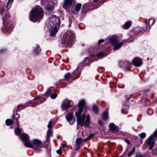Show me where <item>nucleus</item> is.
Returning a JSON list of instances; mask_svg holds the SVG:
<instances>
[{
    "label": "nucleus",
    "mask_w": 157,
    "mask_h": 157,
    "mask_svg": "<svg viewBox=\"0 0 157 157\" xmlns=\"http://www.w3.org/2000/svg\"><path fill=\"white\" fill-rule=\"evenodd\" d=\"M85 104V101L84 100H82L79 102L78 105V111H76L75 114L77 117L78 124H80L81 126H88L90 123L89 114L87 115L86 121H84L86 117L85 114H83L82 116L80 115Z\"/></svg>",
    "instance_id": "nucleus-1"
},
{
    "label": "nucleus",
    "mask_w": 157,
    "mask_h": 157,
    "mask_svg": "<svg viewBox=\"0 0 157 157\" xmlns=\"http://www.w3.org/2000/svg\"><path fill=\"white\" fill-rule=\"evenodd\" d=\"M43 14L44 11L41 8H33L30 13L29 19L33 22H39L43 18Z\"/></svg>",
    "instance_id": "nucleus-2"
},
{
    "label": "nucleus",
    "mask_w": 157,
    "mask_h": 157,
    "mask_svg": "<svg viewBox=\"0 0 157 157\" xmlns=\"http://www.w3.org/2000/svg\"><path fill=\"white\" fill-rule=\"evenodd\" d=\"M74 34L73 32H67L63 35L62 42L65 45L70 47L74 43Z\"/></svg>",
    "instance_id": "nucleus-3"
},
{
    "label": "nucleus",
    "mask_w": 157,
    "mask_h": 157,
    "mask_svg": "<svg viewBox=\"0 0 157 157\" xmlns=\"http://www.w3.org/2000/svg\"><path fill=\"white\" fill-rule=\"evenodd\" d=\"M117 38V36L115 35L109 37V42L113 45H115L114 48V51L119 48L126 41L123 40L122 42L118 43L119 41Z\"/></svg>",
    "instance_id": "nucleus-4"
},
{
    "label": "nucleus",
    "mask_w": 157,
    "mask_h": 157,
    "mask_svg": "<svg viewBox=\"0 0 157 157\" xmlns=\"http://www.w3.org/2000/svg\"><path fill=\"white\" fill-rule=\"evenodd\" d=\"M41 4L45 6L47 10H50L57 4V0H41Z\"/></svg>",
    "instance_id": "nucleus-5"
},
{
    "label": "nucleus",
    "mask_w": 157,
    "mask_h": 157,
    "mask_svg": "<svg viewBox=\"0 0 157 157\" xmlns=\"http://www.w3.org/2000/svg\"><path fill=\"white\" fill-rule=\"evenodd\" d=\"M20 138L23 140L24 145L26 147L32 148L33 145L30 142L29 136L27 134H21L20 136Z\"/></svg>",
    "instance_id": "nucleus-6"
},
{
    "label": "nucleus",
    "mask_w": 157,
    "mask_h": 157,
    "mask_svg": "<svg viewBox=\"0 0 157 157\" xmlns=\"http://www.w3.org/2000/svg\"><path fill=\"white\" fill-rule=\"evenodd\" d=\"M49 21L55 26L59 28L60 25V21L58 17L55 15H52L49 19Z\"/></svg>",
    "instance_id": "nucleus-7"
},
{
    "label": "nucleus",
    "mask_w": 157,
    "mask_h": 157,
    "mask_svg": "<svg viewBox=\"0 0 157 157\" xmlns=\"http://www.w3.org/2000/svg\"><path fill=\"white\" fill-rule=\"evenodd\" d=\"M73 114L72 113H69L66 115V118L67 121L70 123L71 124H73L75 122V120L73 119Z\"/></svg>",
    "instance_id": "nucleus-8"
},
{
    "label": "nucleus",
    "mask_w": 157,
    "mask_h": 157,
    "mask_svg": "<svg viewBox=\"0 0 157 157\" xmlns=\"http://www.w3.org/2000/svg\"><path fill=\"white\" fill-rule=\"evenodd\" d=\"M70 102L67 99H65L61 105V108L63 110H65L70 106Z\"/></svg>",
    "instance_id": "nucleus-9"
},
{
    "label": "nucleus",
    "mask_w": 157,
    "mask_h": 157,
    "mask_svg": "<svg viewBox=\"0 0 157 157\" xmlns=\"http://www.w3.org/2000/svg\"><path fill=\"white\" fill-rule=\"evenodd\" d=\"M133 63L135 66L138 67L140 66L143 63L141 59L138 58L134 59L133 60Z\"/></svg>",
    "instance_id": "nucleus-10"
},
{
    "label": "nucleus",
    "mask_w": 157,
    "mask_h": 157,
    "mask_svg": "<svg viewBox=\"0 0 157 157\" xmlns=\"http://www.w3.org/2000/svg\"><path fill=\"white\" fill-rule=\"evenodd\" d=\"M72 3V0H65L63 7L64 9H67L71 6Z\"/></svg>",
    "instance_id": "nucleus-11"
},
{
    "label": "nucleus",
    "mask_w": 157,
    "mask_h": 157,
    "mask_svg": "<svg viewBox=\"0 0 157 157\" xmlns=\"http://www.w3.org/2000/svg\"><path fill=\"white\" fill-rule=\"evenodd\" d=\"M20 117L19 115H18V118L17 119V121H16V123L17 124V128L15 130V133L17 135H19L21 132V129L19 128L20 127V125L19 122L18 121V118Z\"/></svg>",
    "instance_id": "nucleus-12"
},
{
    "label": "nucleus",
    "mask_w": 157,
    "mask_h": 157,
    "mask_svg": "<svg viewBox=\"0 0 157 157\" xmlns=\"http://www.w3.org/2000/svg\"><path fill=\"white\" fill-rule=\"evenodd\" d=\"M84 142H85V141H83V140H82L81 138H77L76 140V145L75 146L76 150H78L80 147V144Z\"/></svg>",
    "instance_id": "nucleus-13"
},
{
    "label": "nucleus",
    "mask_w": 157,
    "mask_h": 157,
    "mask_svg": "<svg viewBox=\"0 0 157 157\" xmlns=\"http://www.w3.org/2000/svg\"><path fill=\"white\" fill-rule=\"evenodd\" d=\"M109 128L111 131L113 132H117L118 131L119 127L115 125L113 123H111L109 125Z\"/></svg>",
    "instance_id": "nucleus-14"
},
{
    "label": "nucleus",
    "mask_w": 157,
    "mask_h": 157,
    "mask_svg": "<svg viewBox=\"0 0 157 157\" xmlns=\"http://www.w3.org/2000/svg\"><path fill=\"white\" fill-rule=\"evenodd\" d=\"M59 28L56 26L54 27L51 31L50 35L52 36H55Z\"/></svg>",
    "instance_id": "nucleus-15"
},
{
    "label": "nucleus",
    "mask_w": 157,
    "mask_h": 157,
    "mask_svg": "<svg viewBox=\"0 0 157 157\" xmlns=\"http://www.w3.org/2000/svg\"><path fill=\"white\" fill-rule=\"evenodd\" d=\"M33 142L34 145L37 146H39L42 144L41 141L38 139L33 140Z\"/></svg>",
    "instance_id": "nucleus-16"
},
{
    "label": "nucleus",
    "mask_w": 157,
    "mask_h": 157,
    "mask_svg": "<svg viewBox=\"0 0 157 157\" xmlns=\"http://www.w3.org/2000/svg\"><path fill=\"white\" fill-rule=\"evenodd\" d=\"M79 67L78 66V67L74 71L73 73V75L77 77V78H78L79 77V75L80 73V71H78L79 69Z\"/></svg>",
    "instance_id": "nucleus-17"
},
{
    "label": "nucleus",
    "mask_w": 157,
    "mask_h": 157,
    "mask_svg": "<svg viewBox=\"0 0 157 157\" xmlns=\"http://www.w3.org/2000/svg\"><path fill=\"white\" fill-rule=\"evenodd\" d=\"M131 25L132 23L131 21H128L124 25V28L125 29H128L131 26Z\"/></svg>",
    "instance_id": "nucleus-18"
},
{
    "label": "nucleus",
    "mask_w": 157,
    "mask_h": 157,
    "mask_svg": "<svg viewBox=\"0 0 157 157\" xmlns=\"http://www.w3.org/2000/svg\"><path fill=\"white\" fill-rule=\"evenodd\" d=\"M93 111L94 113L98 114L99 111V107L97 105H95L93 107Z\"/></svg>",
    "instance_id": "nucleus-19"
},
{
    "label": "nucleus",
    "mask_w": 157,
    "mask_h": 157,
    "mask_svg": "<svg viewBox=\"0 0 157 157\" xmlns=\"http://www.w3.org/2000/svg\"><path fill=\"white\" fill-rule=\"evenodd\" d=\"M40 47L39 45H37L35 48L33 52L35 54H37L40 52Z\"/></svg>",
    "instance_id": "nucleus-20"
},
{
    "label": "nucleus",
    "mask_w": 157,
    "mask_h": 157,
    "mask_svg": "<svg viewBox=\"0 0 157 157\" xmlns=\"http://www.w3.org/2000/svg\"><path fill=\"white\" fill-rule=\"evenodd\" d=\"M155 21L153 19L151 18L149 20V21H148V23L149 25V29L150 28V26H152L155 23Z\"/></svg>",
    "instance_id": "nucleus-21"
},
{
    "label": "nucleus",
    "mask_w": 157,
    "mask_h": 157,
    "mask_svg": "<svg viewBox=\"0 0 157 157\" xmlns=\"http://www.w3.org/2000/svg\"><path fill=\"white\" fill-rule=\"evenodd\" d=\"M6 123L8 126H10L14 123L13 120H12L10 119H7L6 121Z\"/></svg>",
    "instance_id": "nucleus-22"
},
{
    "label": "nucleus",
    "mask_w": 157,
    "mask_h": 157,
    "mask_svg": "<svg viewBox=\"0 0 157 157\" xmlns=\"http://www.w3.org/2000/svg\"><path fill=\"white\" fill-rule=\"evenodd\" d=\"M102 117L103 120L105 121L107 120L108 118V114L106 112H104L102 115Z\"/></svg>",
    "instance_id": "nucleus-23"
},
{
    "label": "nucleus",
    "mask_w": 157,
    "mask_h": 157,
    "mask_svg": "<svg viewBox=\"0 0 157 157\" xmlns=\"http://www.w3.org/2000/svg\"><path fill=\"white\" fill-rule=\"evenodd\" d=\"M82 6V4L80 3H78L75 6V10L77 11H79Z\"/></svg>",
    "instance_id": "nucleus-24"
},
{
    "label": "nucleus",
    "mask_w": 157,
    "mask_h": 157,
    "mask_svg": "<svg viewBox=\"0 0 157 157\" xmlns=\"http://www.w3.org/2000/svg\"><path fill=\"white\" fill-rule=\"evenodd\" d=\"M71 75L70 73H68L65 74L64 75V79L65 80H67L71 76Z\"/></svg>",
    "instance_id": "nucleus-25"
},
{
    "label": "nucleus",
    "mask_w": 157,
    "mask_h": 157,
    "mask_svg": "<svg viewBox=\"0 0 157 157\" xmlns=\"http://www.w3.org/2000/svg\"><path fill=\"white\" fill-rule=\"evenodd\" d=\"M52 132L50 130H48L47 131V136L46 137L47 140H48L49 139L50 136L52 135Z\"/></svg>",
    "instance_id": "nucleus-26"
},
{
    "label": "nucleus",
    "mask_w": 157,
    "mask_h": 157,
    "mask_svg": "<svg viewBox=\"0 0 157 157\" xmlns=\"http://www.w3.org/2000/svg\"><path fill=\"white\" fill-rule=\"evenodd\" d=\"M135 151V148H133L132 150H131L128 154V157H130L131 155L134 154Z\"/></svg>",
    "instance_id": "nucleus-27"
},
{
    "label": "nucleus",
    "mask_w": 157,
    "mask_h": 157,
    "mask_svg": "<svg viewBox=\"0 0 157 157\" xmlns=\"http://www.w3.org/2000/svg\"><path fill=\"white\" fill-rule=\"evenodd\" d=\"M52 93V90L51 88H49L48 90L47 91L45 94V95L47 96H48L50 95Z\"/></svg>",
    "instance_id": "nucleus-28"
},
{
    "label": "nucleus",
    "mask_w": 157,
    "mask_h": 157,
    "mask_svg": "<svg viewBox=\"0 0 157 157\" xmlns=\"http://www.w3.org/2000/svg\"><path fill=\"white\" fill-rule=\"evenodd\" d=\"M93 136L94 135L93 134H90L89 135V136L87 138L84 140H83V141H87L90 140L92 138Z\"/></svg>",
    "instance_id": "nucleus-29"
},
{
    "label": "nucleus",
    "mask_w": 157,
    "mask_h": 157,
    "mask_svg": "<svg viewBox=\"0 0 157 157\" xmlns=\"http://www.w3.org/2000/svg\"><path fill=\"white\" fill-rule=\"evenodd\" d=\"M128 106L125 109L124 108L122 110V112L123 113L127 114L128 113Z\"/></svg>",
    "instance_id": "nucleus-30"
},
{
    "label": "nucleus",
    "mask_w": 157,
    "mask_h": 157,
    "mask_svg": "<svg viewBox=\"0 0 157 157\" xmlns=\"http://www.w3.org/2000/svg\"><path fill=\"white\" fill-rule=\"evenodd\" d=\"M152 153L154 155H157V147L154 148L152 150Z\"/></svg>",
    "instance_id": "nucleus-31"
},
{
    "label": "nucleus",
    "mask_w": 157,
    "mask_h": 157,
    "mask_svg": "<svg viewBox=\"0 0 157 157\" xmlns=\"http://www.w3.org/2000/svg\"><path fill=\"white\" fill-rule=\"evenodd\" d=\"M139 136L141 138L144 139L145 137L146 136V134L144 132H143L140 133Z\"/></svg>",
    "instance_id": "nucleus-32"
},
{
    "label": "nucleus",
    "mask_w": 157,
    "mask_h": 157,
    "mask_svg": "<svg viewBox=\"0 0 157 157\" xmlns=\"http://www.w3.org/2000/svg\"><path fill=\"white\" fill-rule=\"evenodd\" d=\"M5 10V9L3 7H0V14H2Z\"/></svg>",
    "instance_id": "nucleus-33"
},
{
    "label": "nucleus",
    "mask_w": 157,
    "mask_h": 157,
    "mask_svg": "<svg viewBox=\"0 0 157 157\" xmlns=\"http://www.w3.org/2000/svg\"><path fill=\"white\" fill-rule=\"evenodd\" d=\"M57 96V94H53L51 95V98L52 99H55Z\"/></svg>",
    "instance_id": "nucleus-34"
},
{
    "label": "nucleus",
    "mask_w": 157,
    "mask_h": 157,
    "mask_svg": "<svg viewBox=\"0 0 157 157\" xmlns=\"http://www.w3.org/2000/svg\"><path fill=\"white\" fill-rule=\"evenodd\" d=\"M52 121L51 120L49 122V124H48V127L49 128H51L52 124Z\"/></svg>",
    "instance_id": "nucleus-35"
},
{
    "label": "nucleus",
    "mask_w": 157,
    "mask_h": 157,
    "mask_svg": "<svg viewBox=\"0 0 157 157\" xmlns=\"http://www.w3.org/2000/svg\"><path fill=\"white\" fill-rule=\"evenodd\" d=\"M97 55L99 57H102L104 55V53L103 52H100L98 53Z\"/></svg>",
    "instance_id": "nucleus-36"
},
{
    "label": "nucleus",
    "mask_w": 157,
    "mask_h": 157,
    "mask_svg": "<svg viewBox=\"0 0 157 157\" xmlns=\"http://www.w3.org/2000/svg\"><path fill=\"white\" fill-rule=\"evenodd\" d=\"M105 41L103 39L100 40L98 41V44L100 45L101 43L104 42Z\"/></svg>",
    "instance_id": "nucleus-37"
},
{
    "label": "nucleus",
    "mask_w": 157,
    "mask_h": 157,
    "mask_svg": "<svg viewBox=\"0 0 157 157\" xmlns=\"http://www.w3.org/2000/svg\"><path fill=\"white\" fill-rule=\"evenodd\" d=\"M56 152L59 155H61L62 154V152L60 149L57 150L56 151Z\"/></svg>",
    "instance_id": "nucleus-38"
},
{
    "label": "nucleus",
    "mask_w": 157,
    "mask_h": 157,
    "mask_svg": "<svg viewBox=\"0 0 157 157\" xmlns=\"http://www.w3.org/2000/svg\"><path fill=\"white\" fill-rule=\"evenodd\" d=\"M124 141L128 144H130V142L128 139H126L124 140Z\"/></svg>",
    "instance_id": "nucleus-39"
},
{
    "label": "nucleus",
    "mask_w": 157,
    "mask_h": 157,
    "mask_svg": "<svg viewBox=\"0 0 157 157\" xmlns=\"http://www.w3.org/2000/svg\"><path fill=\"white\" fill-rule=\"evenodd\" d=\"M66 146V145L65 144H62L61 145V147H60V149H62L64 147Z\"/></svg>",
    "instance_id": "nucleus-40"
},
{
    "label": "nucleus",
    "mask_w": 157,
    "mask_h": 157,
    "mask_svg": "<svg viewBox=\"0 0 157 157\" xmlns=\"http://www.w3.org/2000/svg\"><path fill=\"white\" fill-rule=\"evenodd\" d=\"M6 50L5 49H2L0 50V53H3L4 51H5Z\"/></svg>",
    "instance_id": "nucleus-41"
},
{
    "label": "nucleus",
    "mask_w": 157,
    "mask_h": 157,
    "mask_svg": "<svg viewBox=\"0 0 157 157\" xmlns=\"http://www.w3.org/2000/svg\"><path fill=\"white\" fill-rule=\"evenodd\" d=\"M13 0H8V2H7V5L10 3L12 2L13 1Z\"/></svg>",
    "instance_id": "nucleus-42"
},
{
    "label": "nucleus",
    "mask_w": 157,
    "mask_h": 157,
    "mask_svg": "<svg viewBox=\"0 0 157 157\" xmlns=\"http://www.w3.org/2000/svg\"><path fill=\"white\" fill-rule=\"evenodd\" d=\"M136 157H142V156L141 155H136Z\"/></svg>",
    "instance_id": "nucleus-43"
},
{
    "label": "nucleus",
    "mask_w": 157,
    "mask_h": 157,
    "mask_svg": "<svg viewBox=\"0 0 157 157\" xmlns=\"http://www.w3.org/2000/svg\"><path fill=\"white\" fill-rule=\"evenodd\" d=\"M99 123L101 125L102 124V122L101 120L99 121Z\"/></svg>",
    "instance_id": "nucleus-44"
},
{
    "label": "nucleus",
    "mask_w": 157,
    "mask_h": 157,
    "mask_svg": "<svg viewBox=\"0 0 157 157\" xmlns=\"http://www.w3.org/2000/svg\"><path fill=\"white\" fill-rule=\"evenodd\" d=\"M39 99L38 97H36L34 99L35 100H38Z\"/></svg>",
    "instance_id": "nucleus-45"
},
{
    "label": "nucleus",
    "mask_w": 157,
    "mask_h": 157,
    "mask_svg": "<svg viewBox=\"0 0 157 157\" xmlns=\"http://www.w3.org/2000/svg\"><path fill=\"white\" fill-rule=\"evenodd\" d=\"M132 95H130V97L127 99V100L128 101V99H129V98H130L131 97H132Z\"/></svg>",
    "instance_id": "nucleus-46"
},
{
    "label": "nucleus",
    "mask_w": 157,
    "mask_h": 157,
    "mask_svg": "<svg viewBox=\"0 0 157 157\" xmlns=\"http://www.w3.org/2000/svg\"><path fill=\"white\" fill-rule=\"evenodd\" d=\"M145 23L146 25L147 26V21H145Z\"/></svg>",
    "instance_id": "nucleus-47"
},
{
    "label": "nucleus",
    "mask_w": 157,
    "mask_h": 157,
    "mask_svg": "<svg viewBox=\"0 0 157 157\" xmlns=\"http://www.w3.org/2000/svg\"><path fill=\"white\" fill-rule=\"evenodd\" d=\"M12 30L13 29H10V32L9 33H10L11 31H12Z\"/></svg>",
    "instance_id": "nucleus-48"
},
{
    "label": "nucleus",
    "mask_w": 157,
    "mask_h": 157,
    "mask_svg": "<svg viewBox=\"0 0 157 157\" xmlns=\"http://www.w3.org/2000/svg\"><path fill=\"white\" fill-rule=\"evenodd\" d=\"M29 103H30V102H29V103H26V105H27V106L28 105H29L28 104H29Z\"/></svg>",
    "instance_id": "nucleus-49"
},
{
    "label": "nucleus",
    "mask_w": 157,
    "mask_h": 157,
    "mask_svg": "<svg viewBox=\"0 0 157 157\" xmlns=\"http://www.w3.org/2000/svg\"><path fill=\"white\" fill-rule=\"evenodd\" d=\"M98 0H94V1H95V2H96Z\"/></svg>",
    "instance_id": "nucleus-50"
}]
</instances>
